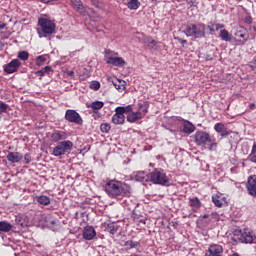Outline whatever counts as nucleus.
<instances>
[{"instance_id": "13d9d810", "label": "nucleus", "mask_w": 256, "mask_h": 256, "mask_svg": "<svg viewBox=\"0 0 256 256\" xmlns=\"http://www.w3.org/2000/svg\"><path fill=\"white\" fill-rule=\"evenodd\" d=\"M68 75H74L73 71L68 72Z\"/></svg>"}, {"instance_id": "0eeeda50", "label": "nucleus", "mask_w": 256, "mask_h": 256, "mask_svg": "<svg viewBox=\"0 0 256 256\" xmlns=\"http://www.w3.org/2000/svg\"><path fill=\"white\" fill-rule=\"evenodd\" d=\"M66 121L69 123H76V125H83V118L75 110H67L65 113Z\"/></svg>"}, {"instance_id": "72a5a7b5", "label": "nucleus", "mask_w": 256, "mask_h": 256, "mask_svg": "<svg viewBox=\"0 0 256 256\" xmlns=\"http://www.w3.org/2000/svg\"><path fill=\"white\" fill-rule=\"evenodd\" d=\"M144 43L147 44V46L149 47V49H153V47H155L156 42L154 39H152L151 37H145L144 38Z\"/></svg>"}, {"instance_id": "09e8293b", "label": "nucleus", "mask_w": 256, "mask_h": 256, "mask_svg": "<svg viewBox=\"0 0 256 256\" xmlns=\"http://www.w3.org/2000/svg\"><path fill=\"white\" fill-rule=\"evenodd\" d=\"M211 218L214 219L215 221H219V215L217 214V212H212Z\"/></svg>"}, {"instance_id": "79ce46f5", "label": "nucleus", "mask_w": 256, "mask_h": 256, "mask_svg": "<svg viewBox=\"0 0 256 256\" xmlns=\"http://www.w3.org/2000/svg\"><path fill=\"white\" fill-rule=\"evenodd\" d=\"M45 61H47V59H45V56H38L36 58V65H38V67H41L42 65H45Z\"/></svg>"}, {"instance_id": "4468645a", "label": "nucleus", "mask_w": 256, "mask_h": 256, "mask_svg": "<svg viewBox=\"0 0 256 256\" xmlns=\"http://www.w3.org/2000/svg\"><path fill=\"white\" fill-rule=\"evenodd\" d=\"M212 203H214L216 207H223L227 205V198L225 195L218 192L212 196Z\"/></svg>"}, {"instance_id": "3c124183", "label": "nucleus", "mask_w": 256, "mask_h": 256, "mask_svg": "<svg viewBox=\"0 0 256 256\" xmlns=\"http://www.w3.org/2000/svg\"><path fill=\"white\" fill-rule=\"evenodd\" d=\"M176 39H177V41H179V43H181V45L187 44V40H183L181 38H176Z\"/></svg>"}, {"instance_id": "6ab92c4d", "label": "nucleus", "mask_w": 256, "mask_h": 256, "mask_svg": "<svg viewBox=\"0 0 256 256\" xmlns=\"http://www.w3.org/2000/svg\"><path fill=\"white\" fill-rule=\"evenodd\" d=\"M97 233L95 232V228L93 226H86L83 231V237L86 241H91Z\"/></svg>"}, {"instance_id": "4c0bfd02", "label": "nucleus", "mask_w": 256, "mask_h": 256, "mask_svg": "<svg viewBox=\"0 0 256 256\" xmlns=\"http://www.w3.org/2000/svg\"><path fill=\"white\" fill-rule=\"evenodd\" d=\"M123 83L125 82L117 80L116 82H113V85L117 91H123L125 89V85Z\"/></svg>"}, {"instance_id": "f8f14e48", "label": "nucleus", "mask_w": 256, "mask_h": 256, "mask_svg": "<svg viewBox=\"0 0 256 256\" xmlns=\"http://www.w3.org/2000/svg\"><path fill=\"white\" fill-rule=\"evenodd\" d=\"M68 137L69 135L66 134L65 131H61V130H55L51 134V140L54 143H59V141H67L66 139H68Z\"/></svg>"}, {"instance_id": "a19ab883", "label": "nucleus", "mask_w": 256, "mask_h": 256, "mask_svg": "<svg viewBox=\"0 0 256 256\" xmlns=\"http://www.w3.org/2000/svg\"><path fill=\"white\" fill-rule=\"evenodd\" d=\"M135 177H136V181L143 182V181H145L147 174L145 172L141 171V172H137Z\"/></svg>"}, {"instance_id": "e433bc0d", "label": "nucleus", "mask_w": 256, "mask_h": 256, "mask_svg": "<svg viewBox=\"0 0 256 256\" xmlns=\"http://www.w3.org/2000/svg\"><path fill=\"white\" fill-rule=\"evenodd\" d=\"M91 3L97 9H105V3H103L101 0H91Z\"/></svg>"}, {"instance_id": "ea45409f", "label": "nucleus", "mask_w": 256, "mask_h": 256, "mask_svg": "<svg viewBox=\"0 0 256 256\" xmlns=\"http://www.w3.org/2000/svg\"><path fill=\"white\" fill-rule=\"evenodd\" d=\"M7 109H9V105L0 102V119H2L3 113H7Z\"/></svg>"}, {"instance_id": "a878e982", "label": "nucleus", "mask_w": 256, "mask_h": 256, "mask_svg": "<svg viewBox=\"0 0 256 256\" xmlns=\"http://www.w3.org/2000/svg\"><path fill=\"white\" fill-rule=\"evenodd\" d=\"M139 119H142L141 114H138V112H131L127 116V121L129 123H135V121H139Z\"/></svg>"}, {"instance_id": "412c9836", "label": "nucleus", "mask_w": 256, "mask_h": 256, "mask_svg": "<svg viewBox=\"0 0 256 256\" xmlns=\"http://www.w3.org/2000/svg\"><path fill=\"white\" fill-rule=\"evenodd\" d=\"M182 131L186 133V135H191V133L195 131V125L189 121H184Z\"/></svg>"}, {"instance_id": "9d476101", "label": "nucleus", "mask_w": 256, "mask_h": 256, "mask_svg": "<svg viewBox=\"0 0 256 256\" xmlns=\"http://www.w3.org/2000/svg\"><path fill=\"white\" fill-rule=\"evenodd\" d=\"M205 256H223V246L219 244H212L205 252Z\"/></svg>"}, {"instance_id": "393cba45", "label": "nucleus", "mask_w": 256, "mask_h": 256, "mask_svg": "<svg viewBox=\"0 0 256 256\" xmlns=\"http://www.w3.org/2000/svg\"><path fill=\"white\" fill-rule=\"evenodd\" d=\"M13 229V225H11L9 222L1 221L0 222V233H9Z\"/></svg>"}, {"instance_id": "2f4dec72", "label": "nucleus", "mask_w": 256, "mask_h": 256, "mask_svg": "<svg viewBox=\"0 0 256 256\" xmlns=\"http://www.w3.org/2000/svg\"><path fill=\"white\" fill-rule=\"evenodd\" d=\"M220 39H222V41H231V35L229 34V31L225 29L221 30Z\"/></svg>"}, {"instance_id": "bf43d9fd", "label": "nucleus", "mask_w": 256, "mask_h": 256, "mask_svg": "<svg viewBox=\"0 0 256 256\" xmlns=\"http://www.w3.org/2000/svg\"><path fill=\"white\" fill-rule=\"evenodd\" d=\"M140 223H144V224H145V221H144V220H141Z\"/></svg>"}, {"instance_id": "bb28decb", "label": "nucleus", "mask_w": 256, "mask_h": 256, "mask_svg": "<svg viewBox=\"0 0 256 256\" xmlns=\"http://www.w3.org/2000/svg\"><path fill=\"white\" fill-rule=\"evenodd\" d=\"M104 105L103 101H94L88 105V108L93 109V111H99V109H103Z\"/></svg>"}, {"instance_id": "c85d7f7f", "label": "nucleus", "mask_w": 256, "mask_h": 256, "mask_svg": "<svg viewBox=\"0 0 256 256\" xmlns=\"http://www.w3.org/2000/svg\"><path fill=\"white\" fill-rule=\"evenodd\" d=\"M189 205L190 207H194V209H199L201 207V201L197 197L190 198Z\"/></svg>"}, {"instance_id": "052dcab7", "label": "nucleus", "mask_w": 256, "mask_h": 256, "mask_svg": "<svg viewBox=\"0 0 256 256\" xmlns=\"http://www.w3.org/2000/svg\"><path fill=\"white\" fill-rule=\"evenodd\" d=\"M110 50H106V53H109Z\"/></svg>"}, {"instance_id": "7ed1b4c3", "label": "nucleus", "mask_w": 256, "mask_h": 256, "mask_svg": "<svg viewBox=\"0 0 256 256\" xmlns=\"http://www.w3.org/2000/svg\"><path fill=\"white\" fill-rule=\"evenodd\" d=\"M205 29H207V26L203 23L188 24L184 26L183 33L186 35V37L203 39V37H205Z\"/></svg>"}, {"instance_id": "cd10ccee", "label": "nucleus", "mask_w": 256, "mask_h": 256, "mask_svg": "<svg viewBox=\"0 0 256 256\" xmlns=\"http://www.w3.org/2000/svg\"><path fill=\"white\" fill-rule=\"evenodd\" d=\"M224 28H225L224 24L210 23L207 26V29H209L210 33H215V31H219V29H224Z\"/></svg>"}, {"instance_id": "37998d69", "label": "nucleus", "mask_w": 256, "mask_h": 256, "mask_svg": "<svg viewBox=\"0 0 256 256\" xmlns=\"http://www.w3.org/2000/svg\"><path fill=\"white\" fill-rule=\"evenodd\" d=\"M100 130L102 131V133H109V131H111V125H109L108 123L101 124Z\"/></svg>"}, {"instance_id": "5fc2aeb1", "label": "nucleus", "mask_w": 256, "mask_h": 256, "mask_svg": "<svg viewBox=\"0 0 256 256\" xmlns=\"http://www.w3.org/2000/svg\"><path fill=\"white\" fill-rule=\"evenodd\" d=\"M200 217H202V219H207V218H209V214H204V215H202Z\"/></svg>"}, {"instance_id": "603ef678", "label": "nucleus", "mask_w": 256, "mask_h": 256, "mask_svg": "<svg viewBox=\"0 0 256 256\" xmlns=\"http://www.w3.org/2000/svg\"><path fill=\"white\" fill-rule=\"evenodd\" d=\"M7 27V24L0 22V32Z\"/></svg>"}, {"instance_id": "1a4fd4ad", "label": "nucleus", "mask_w": 256, "mask_h": 256, "mask_svg": "<svg viewBox=\"0 0 256 256\" xmlns=\"http://www.w3.org/2000/svg\"><path fill=\"white\" fill-rule=\"evenodd\" d=\"M235 40L240 45H245V43L249 41V34L247 33V30L243 27H239L235 33Z\"/></svg>"}, {"instance_id": "423d86ee", "label": "nucleus", "mask_w": 256, "mask_h": 256, "mask_svg": "<svg viewBox=\"0 0 256 256\" xmlns=\"http://www.w3.org/2000/svg\"><path fill=\"white\" fill-rule=\"evenodd\" d=\"M73 149V143L70 140L59 142L52 151L54 157H61Z\"/></svg>"}, {"instance_id": "473e14b6", "label": "nucleus", "mask_w": 256, "mask_h": 256, "mask_svg": "<svg viewBox=\"0 0 256 256\" xmlns=\"http://www.w3.org/2000/svg\"><path fill=\"white\" fill-rule=\"evenodd\" d=\"M128 9L137 10L139 9V0H129Z\"/></svg>"}, {"instance_id": "6e6d98bb", "label": "nucleus", "mask_w": 256, "mask_h": 256, "mask_svg": "<svg viewBox=\"0 0 256 256\" xmlns=\"http://www.w3.org/2000/svg\"><path fill=\"white\" fill-rule=\"evenodd\" d=\"M250 109H255V104H251Z\"/></svg>"}, {"instance_id": "ddd939ff", "label": "nucleus", "mask_w": 256, "mask_h": 256, "mask_svg": "<svg viewBox=\"0 0 256 256\" xmlns=\"http://www.w3.org/2000/svg\"><path fill=\"white\" fill-rule=\"evenodd\" d=\"M247 191L252 197H256V175L250 176L246 184Z\"/></svg>"}, {"instance_id": "f704fd0d", "label": "nucleus", "mask_w": 256, "mask_h": 256, "mask_svg": "<svg viewBox=\"0 0 256 256\" xmlns=\"http://www.w3.org/2000/svg\"><path fill=\"white\" fill-rule=\"evenodd\" d=\"M47 73H51V66H45L43 69L36 72L39 77H44V75Z\"/></svg>"}, {"instance_id": "4d7b16f0", "label": "nucleus", "mask_w": 256, "mask_h": 256, "mask_svg": "<svg viewBox=\"0 0 256 256\" xmlns=\"http://www.w3.org/2000/svg\"><path fill=\"white\" fill-rule=\"evenodd\" d=\"M230 256H240L239 253H233L232 255Z\"/></svg>"}, {"instance_id": "2eb2a0df", "label": "nucleus", "mask_w": 256, "mask_h": 256, "mask_svg": "<svg viewBox=\"0 0 256 256\" xmlns=\"http://www.w3.org/2000/svg\"><path fill=\"white\" fill-rule=\"evenodd\" d=\"M19 67H21V61H19V59H14L5 66L4 71L8 74L15 73Z\"/></svg>"}, {"instance_id": "5701e85b", "label": "nucleus", "mask_w": 256, "mask_h": 256, "mask_svg": "<svg viewBox=\"0 0 256 256\" xmlns=\"http://www.w3.org/2000/svg\"><path fill=\"white\" fill-rule=\"evenodd\" d=\"M148 111H149V104H147L145 102L138 104L137 112H138V114H140V117H142V119H143V117H145L147 115Z\"/></svg>"}, {"instance_id": "49530a36", "label": "nucleus", "mask_w": 256, "mask_h": 256, "mask_svg": "<svg viewBox=\"0 0 256 256\" xmlns=\"http://www.w3.org/2000/svg\"><path fill=\"white\" fill-rule=\"evenodd\" d=\"M24 161H25L26 165H29V163L32 161L31 154H25Z\"/></svg>"}, {"instance_id": "58836bf2", "label": "nucleus", "mask_w": 256, "mask_h": 256, "mask_svg": "<svg viewBox=\"0 0 256 256\" xmlns=\"http://www.w3.org/2000/svg\"><path fill=\"white\" fill-rule=\"evenodd\" d=\"M18 59H21V61H27V59H29V52L27 51L18 52Z\"/></svg>"}, {"instance_id": "864d4df0", "label": "nucleus", "mask_w": 256, "mask_h": 256, "mask_svg": "<svg viewBox=\"0 0 256 256\" xmlns=\"http://www.w3.org/2000/svg\"><path fill=\"white\" fill-rule=\"evenodd\" d=\"M57 224V220H51L50 222H48V225L51 227V225H56Z\"/></svg>"}, {"instance_id": "9b49d317", "label": "nucleus", "mask_w": 256, "mask_h": 256, "mask_svg": "<svg viewBox=\"0 0 256 256\" xmlns=\"http://www.w3.org/2000/svg\"><path fill=\"white\" fill-rule=\"evenodd\" d=\"M71 4L74 7L75 11L85 17L87 15L88 7L83 5V2L81 0H71Z\"/></svg>"}, {"instance_id": "c03bdc74", "label": "nucleus", "mask_w": 256, "mask_h": 256, "mask_svg": "<svg viewBox=\"0 0 256 256\" xmlns=\"http://www.w3.org/2000/svg\"><path fill=\"white\" fill-rule=\"evenodd\" d=\"M125 245L128 249H133L139 245V242H133L132 240H129L125 243Z\"/></svg>"}, {"instance_id": "c9c22d12", "label": "nucleus", "mask_w": 256, "mask_h": 256, "mask_svg": "<svg viewBox=\"0 0 256 256\" xmlns=\"http://www.w3.org/2000/svg\"><path fill=\"white\" fill-rule=\"evenodd\" d=\"M249 161L256 163V143L253 144L252 151L249 155Z\"/></svg>"}, {"instance_id": "c756f323", "label": "nucleus", "mask_w": 256, "mask_h": 256, "mask_svg": "<svg viewBox=\"0 0 256 256\" xmlns=\"http://www.w3.org/2000/svg\"><path fill=\"white\" fill-rule=\"evenodd\" d=\"M117 111L125 115V113H131L133 111V106L128 105V106H119L116 108Z\"/></svg>"}, {"instance_id": "aec40b11", "label": "nucleus", "mask_w": 256, "mask_h": 256, "mask_svg": "<svg viewBox=\"0 0 256 256\" xmlns=\"http://www.w3.org/2000/svg\"><path fill=\"white\" fill-rule=\"evenodd\" d=\"M214 130L216 131V133H221V137L229 136V131H227V128L223 123H216L214 126Z\"/></svg>"}, {"instance_id": "7c9ffc66", "label": "nucleus", "mask_w": 256, "mask_h": 256, "mask_svg": "<svg viewBox=\"0 0 256 256\" xmlns=\"http://www.w3.org/2000/svg\"><path fill=\"white\" fill-rule=\"evenodd\" d=\"M119 229V226L116 223H110L107 226V231L108 233H110L111 235H115V233H117V230Z\"/></svg>"}, {"instance_id": "4be33fe9", "label": "nucleus", "mask_w": 256, "mask_h": 256, "mask_svg": "<svg viewBox=\"0 0 256 256\" xmlns=\"http://www.w3.org/2000/svg\"><path fill=\"white\" fill-rule=\"evenodd\" d=\"M16 223L20 225V227H28L29 226V217L25 215L16 216Z\"/></svg>"}, {"instance_id": "f257e3e1", "label": "nucleus", "mask_w": 256, "mask_h": 256, "mask_svg": "<svg viewBox=\"0 0 256 256\" xmlns=\"http://www.w3.org/2000/svg\"><path fill=\"white\" fill-rule=\"evenodd\" d=\"M104 191L109 197H127L131 195V187L119 180H108Z\"/></svg>"}, {"instance_id": "f3484780", "label": "nucleus", "mask_w": 256, "mask_h": 256, "mask_svg": "<svg viewBox=\"0 0 256 256\" xmlns=\"http://www.w3.org/2000/svg\"><path fill=\"white\" fill-rule=\"evenodd\" d=\"M6 159L10 163H20L23 160V154L20 152H8Z\"/></svg>"}, {"instance_id": "a18cd8bd", "label": "nucleus", "mask_w": 256, "mask_h": 256, "mask_svg": "<svg viewBox=\"0 0 256 256\" xmlns=\"http://www.w3.org/2000/svg\"><path fill=\"white\" fill-rule=\"evenodd\" d=\"M100 88L101 83H99L98 81L92 82L90 85V89H94V91H99Z\"/></svg>"}, {"instance_id": "a211bd4d", "label": "nucleus", "mask_w": 256, "mask_h": 256, "mask_svg": "<svg viewBox=\"0 0 256 256\" xmlns=\"http://www.w3.org/2000/svg\"><path fill=\"white\" fill-rule=\"evenodd\" d=\"M112 123L114 125H123L125 123V115L120 113L117 108L115 109V114L112 116Z\"/></svg>"}, {"instance_id": "b1692460", "label": "nucleus", "mask_w": 256, "mask_h": 256, "mask_svg": "<svg viewBox=\"0 0 256 256\" xmlns=\"http://www.w3.org/2000/svg\"><path fill=\"white\" fill-rule=\"evenodd\" d=\"M35 201L39 203V205L47 206L51 204V198L49 196L40 195L35 197Z\"/></svg>"}, {"instance_id": "de8ad7c7", "label": "nucleus", "mask_w": 256, "mask_h": 256, "mask_svg": "<svg viewBox=\"0 0 256 256\" xmlns=\"http://www.w3.org/2000/svg\"><path fill=\"white\" fill-rule=\"evenodd\" d=\"M250 67L253 71H256V57L250 62Z\"/></svg>"}, {"instance_id": "6e6552de", "label": "nucleus", "mask_w": 256, "mask_h": 256, "mask_svg": "<svg viewBox=\"0 0 256 256\" xmlns=\"http://www.w3.org/2000/svg\"><path fill=\"white\" fill-rule=\"evenodd\" d=\"M240 241L250 245L256 243L255 233H253V231L249 230L248 228H245L241 233Z\"/></svg>"}, {"instance_id": "8fccbe9b", "label": "nucleus", "mask_w": 256, "mask_h": 256, "mask_svg": "<svg viewBox=\"0 0 256 256\" xmlns=\"http://www.w3.org/2000/svg\"><path fill=\"white\" fill-rule=\"evenodd\" d=\"M186 1V3L188 4V5H190V7H193L194 5H195V1L196 0H185Z\"/></svg>"}, {"instance_id": "f03ea898", "label": "nucleus", "mask_w": 256, "mask_h": 256, "mask_svg": "<svg viewBox=\"0 0 256 256\" xmlns=\"http://www.w3.org/2000/svg\"><path fill=\"white\" fill-rule=\"evenodd\" d=\"M195 143L199 147H204V149H208L209 151L217 150V142L215 139H212L209 133L199 131L195 133Z\"/></svg>"}, {"instance_id": "20e7f679", "label": "nucleus", "mask_w": 256, "mask_h": 256, "mask_svg": "<svg viewBox=\"0 0 256 256\" xmlns=\"http://www.w3.org/2000/svg\"><path fill=\"white\" fill-rule=\"evenodd\" d=\"M38 25L41 30H38V35L41 38L47 37V35H53L55 33V29L57 26L55 25V20H51L46 17H42L38 19Z\"/></svg>"}, {"instance_id": "39448f33", "label": "nucleus", "mask_w": 256, "mask_h": 256, "mask_svg": "<svg viewBox=\"0 0 256 256\" xmlns=\"http://www.w3.org/2000/svg\"><path fill=\"white\" fill-rule=\"evenodd\" d=\"M150 181L154 183V185H167L169 183V178L165 171L161 169H155L150 173Z\"/></svg>"}, {"instance_id": "dca6fc26", "label": "nucleus", "mask_w": 256, "mask_h": 256, "mask_svg": "<svg viewBox=\"0 0 256 256\" xmlns=\"http://www.w3.org/2000/svg\"><path fill=\"white\" fill-rule=\"evenodd\" d=\"M107 65H114V67H124L125 59L123 57H112L109 56L106 60Z\"/></svg>"}]
</instances>
